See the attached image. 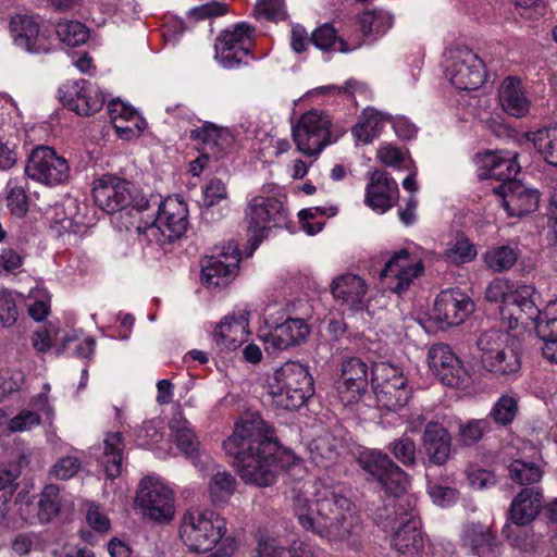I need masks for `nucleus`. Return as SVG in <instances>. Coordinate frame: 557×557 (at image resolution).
I'll return each mask as SVG.
<instances>
[{
    "label": "nucleus",
    "instance_id": "obj_1",
    "mask_svg": "<svg viewBox=\"0 0 557 557\" xmlns=\"http://www.w3.org/2000/svg\"><path fill=\"white\" fill-rule=\"evenodd\" d=\"M223 448L234 457L240 479L259 487L273 485L278 474L296 461L295 455L278 445L273 429L258 414L242 419Z\"/></svg>",
    "mask_w": 557,
    "mask_h": 557
},
{
    "label": "nucleus",
    "instance_id": "obj_2",
    "mask_svg": "<svg viewBox=\"0 0 557 557\" xmlns=\"http://www.w3.org/2000/svg\"><path fill=\"white\" fill-rule=\"evenodd\" d=\"M299 524L329 542L356 549L360 523L341 484L317 480L294 497Z\"/></svg>",
    "mask_w": 557,
    "mask_h": 557
},
{
    "label": "nucleus",
    "instance_id": "obj_3",
    "mask_svg": "<svg viewBox=\"0 0 557 557\" xmlns=\"http://www.w3.org/2000/svg\"><path fill=\"white\" fill-rule=\"evenodd\" d=\"M480 362L492 377L510 382L521 374V354L518 334L510 330L491 327L483 331L478 339Z\"/></svg>",
    "mask_w": 557,
    "mask_h": 557
},
{
    "label": "nucleus",
    "instance_id": "obj_4",
    "mask_svg": "<svg viewBox=\"0 0 557 557\" xmlns=\"http://www.w3.org/2000/svg\"><path fill=\"white\" fill-rule=\"evenodd\" d=\"M314 393L313 379L307 366L287 361L276 369L269 381L272 403L285 410L299 409Z\"/></svg>",
    "mask_w": 557,
    "mask_h": 557
},
{
    "label": "nucleus",
    "instance_id": "obj_5",
    "mask_svg": "<svg viewBox=\"0 0 557 557\" xmlns=\"http://www.w3.org/2000/svg\"><path fill=\"white\" fill-rule=\"evenodd\" d=\"M226 522L219 513L205 509L188 510L180 524V536L185 546L196 553L211 550L224 536Z\"/></svg>",
    "mask_w": 557,
    "mask_h": 557
},
{
    "label": "nucleus",
    "instance_id": "obj_6",
    "mask_svg": "<svg viewBox=\"0 0 557 557\" xmlns=\"http://www.w3.org/2000/svg\"><path fill=\"white\" fill-rule=\"evenodd\" d=\"M153 206L158 207L157 216L145 225L138 224L137 233L159 245L180 238L188 226L187 205L178 197H168L163 201H154Z\"/></svg>",
    "mask_w": 557,
    "mask_h": 557
},
{
    "label": "nucleus",
    "instance_id": "obj_7",
    "mask_svg": "<svg viewBox=\"0 0 557 557\" xmlns=\"http://www.w3.org/2000/svg\"><path fill=\"white\" fill-rule=\"evenodd\" d=\"M92 197L95 203L108 213L126 209L143 212L151 207L150 200L131 182L112 175H104L94 182Z\"/></svg>",
    "mask_w": 557,
    "mask_h": 557
},
{
    "label": "nucleus",
    "instance_id": "obj_8",
    "mask_svg": "<svg viewBox=\"0 0 557 557\" xmlns=\"http://www.w3.org/2000/svg\"><path fill=\"white\" fill-rule=\"evenodd\" d=\"M386 527L395 530L393 546L403 557H417L423 548L424 540L416 504L400 499L393 505V512L385 516Z\"/></svg>",
    "mask_w": 557,
    "mask_h": 557
},
{
    "label": "nucleus",
    "instance_id": "obj_9",
    "mask_svg": "<svg viewBox=\"0 0 557 557\" xmlns=\"http://www.w3.org/2000/svg\"><path fill=\"white\" fill-rule=\"evenodd\" d=\"M371 375L372 387L380 406L396 411L408 404L411 388L400 368L386 361H379L373 363Z\"/></svg>",
    "mask_w": 557,
    "mask_h": 557
},
{
    "label": "nucleus",
    "instance_id": "obj_10",
    "mask_svg": "<svg viewBox=\"0 0 557 557\" xmlns=\"http://www.w3.org/2000/svg\"><path fill=\"white\" fill-rule=\"evenodd\" d=\"M245 224L248 240L257 248L268 236L270 230L282 227L287 222V212L283 203L271 197L256 196L245 209Z\"/></svg>",
    "mask_w": 557,
    "mask_h": 557
},
{
    "label": "nucleus",
    "instance_id": "obj_11",
    "mask_svg": "<svg viewBox=\"0 0 557 557\" xmlns=\"http://www.w3.org/2000/svg\"><path fill=\"white\" fill-rule=\"evenodd\" d=\"M445 76L460 90H475L485 81L483 61L469 48L456 47L444 55Z\"/></svg>",
    "mask_w": 557,
    "mask_h": 557
},
{
    "label": "nucleus",
    "instance_id": "obj_12",
    "mask_svg": "<svg viewBox=\"0 0 557 557\" xmlns=\"http://www.w3.org/2000/svg\"><path fill=\"white\" fill-rule=\"evenodd\" d=\"M331 120L319 110H310L302 114L293 126V139L297 150L305 156H318L330 144Z\"/></svg>",
    "mask_w": 557,
    "mask_h": 557
},
{
    "label": "nucleus",
    "instance_id": "obj_13",
    "mask_svg": "<svg viewBox=\"0 0 557 557\" xmlns=\"http://www.w3.org/2000/svg\"><path fill=\"white\" fill-rule=\"evenodd\" d=\"M25 173L30 180L52 187L69 180L70 165L66 159L59 156L53 148L38 146L27 158Z\"/></svg>",
    "mask_w": 557,
    "mask_h": 557
},
{
    "label": "nucleus",
    "instance_id": "obj_14",
    "mask_svg": "<svg viewBox=\"0 0 557 557\" xmlns=\"http://www.w3.org/2000/svg\"><path fill=\"white\" fill-rule=\"evenodd\" d=\"M255 28L242 22L232 29L221 33L215 42V59L227 70L236 69L243 63L250 53L252 36Z\"/></svg>",
    "mask_w": 557,
    "mask_h": 557
},
{
    "label": "nucleus",
    "instance_id": "obj_15",
    "mask_svg": "<svg viewBox=\"0 0 557 557\" xmlns=\"http://www.w3.org/2000/svg\"><path fill=\"white\" fill-rule=\"evenodd\" d=\"M136 505L156 521H169L174 515L173 493L159 478L147 476L140 481Z\"/></svg>",
    "mask_w": 557,
    "mask_h": 557
},
{
    "label": "nucleus",
    "instance_id": "obj_16",
    "mask_svg": "<svg viewBox=\"0 0 557 557\" xmlns=\"http://www.w3.org/2000/svg\"><path fill=\"white\" fill-rule=\"evenodd\" d=\"M534 287L530 285H521L511 290L506 306L500 307L502 327L516 331L519 322L532 321L535 323L536 330L539 323L544 322V310L537 309L533 300Z\"/></svg>",
    "mask_w": 557,
    "mask_h": 557
},
{
    "label": "nucleus",
    "instance_id": "obj_17",
    "mask_svg": "<svg viewBox=\"0 0 557 557\" xmlns=\"http://www.w3.org/2000/svg\"><path fill=\"white\" fill-rule=\"evenodd\" d=\"M58 94L62 104L78 115H91L98 112L106 102L101 89L85 79L64 83Z\"/></svg>",
    "mask_w": 557,
    "mask_h": 557
},
{
    "label": "nucleus",
    "instance_id": "obj_18",
    "mask_svg": "<svg viewBox=\"0 0 557 557\" xmlns=\"http://www.w3.org/2000/svg\"><path fill=\"white\" fill-rule=\"evenodd\" d=\"M240 262V252L233 243H228L201 262L202 282L208 287L226 286L236 275Z\"/></svg>",
    "mask_w": 557,
    "mask_h": 557
},
{
    "label": "nucleus",
    "instance_id": "obj_19",
    "mask_svg": "<svg viewBox=\"0 0 557 557\" xmlns=\"http://www.w3.org/2000/svg\"><path fill=\"white\" fill-rule=\"evenodd\" d=\"M428 363L444 385L450 387L467 385L468 372L449 345L438 343L431 346L428 352Z\"/></svg>",
    "mask_w": 557,
    "mask_h": 557
},
{
    "label": "nucleus",
    "instance_id": "obj_20",
    "mask_svg": "<svg viewBox=\"0 0 557 557\" xmlns=\"http://www.w3.org/2000/svg\"><path fill=\"white\" fill-rule=\"evenodd\" d=\"M422 272V261L411 256L408 250L400 249L385 263L381 276L392 292L400 294L407 290Z\"/></svg>",
    "mask_w": 557,
    "mask_h": 557
},
{
    "label": "nucleus",
    "instance_id": "obj_21",
    "mask_svg": "<svg viewBox=\"0 0 557 557\" xmlns=\"http://www.w3.org/2000/svg\"><path fill=\"white\" fill-rule=\"evenodd\" d=\"M473 311V301L459 289L443 290L435 299V319L448 326H457L463 323Z\"/></svg>",
    "mask_w": 557,
    "mask_h": 557
},
{
    "label": "nucleus",
    "instance_id": "obj_22",
    "mask_svg": "<svg viewBox=\"0 0 557 557\" xmlns=\"http://www.w3.org/2000/svg\"><path fill=\"white\" fill-rule=\"evenodd\" d=\"M494 190L502 197V206L510 216L527 215L539 207V191L528 188L519 181L500 184Z\"/></svg>",
    "mask_w": 557,
    "mask_h": 557
},
{
    "label": "nucleus",
    "instance_id": "obj_23",
    "mask_svg": "<svg viewBox=\"0 0 557 557\" xmlns=\"http://www.w3.org/2000/svg\"><path fill=\"white\" fill-rule=\"evenodd\" d=\"M250 311L247 307L237 308L227 314L212 333L218 346L227 350H235L245 341L248 334Z\"/></svg>",
    "mask_w": 557,
    "mask_h": 557
},
{
    "label": "nucleus",
    "instance_id": "obj_24",
    "mask_svg": "<svg viewBox=\"0 0 557 557\" xmlns=\"http://www.w3.org/2000/svg\"><path fill=\"white\" fill-rule=\"evenodd\" d=\"M331 293L339 306L358 312L366 308L368 285L356 274L346 273L336 277L331 285Z\"/></svg>",
    "mask_w": 557,
    "mask_h": 557
},
{
    "label": "nucleus",
    "instance_id": "obj_25",
    "mask_svg": "<svg viewBox=\"0 0 557 557\" xmlns=\"http://www.w3.org/2000/svg\"><path fill=\"white\" fill-rule=\"evenodd\" d=\"M309 326L302 319H287L262 335L265 350L271 354L299 345L309 335Z\"/></svg>",
    "mask_w": 557,
    "mask_h": 557
},
{
    "label": "nucleus",
    "instance_id": "obj_26",
    "mask_svg": "<svg viewBox=\"0 0 557 557\" xmlns=\"http://www.w3.org/2000/svg\"><path fill=\"white\" fill-rule=\"evenodd\" d=\"M543 491L539 486L522 488L511 500L507 521L517 527H528L543 509Z\"/></svg>",
    "mask_w": 557,
    "mask_h": 557
},
{
    "label": "nucleus",
    "instance_id": "obj_27",
    "mask_svg": "<svg viewBox=\"0 0 557 557\" xmlns=\"http://www.w3.org/2000/svg\"><path fill=\"white\" fill-rule=\"evenodd\" d=\"M461 545L479 557H495L502 548L496 532L480 522H471L463 527Z\"/></svg>",
    "mask_w": 557,
    "mask_h": 557
},
{
    "label": "nucleus",
    "instance_id": "obj_28",
    "mask_svg": "<svg viewBox=\"0 0 557 557\" xmlns=\"http://www.w3.org/2000/svg\"><path fill=\"white\" fill-rule=\"evenodd\" d=\"M398 185L386 172L374 171L366 190V203L377 213L389 210L398 199Z\"/></svg>",
    "mask_w": 557,
    "mask_h": 557
},
{
    "label": "nucleus",
    "instance_id": "obj_29",
    "mask_svg": "<svg viewBox=\"0 0 557 557\" xmlns=\"http://www.w3.org/2000/svg\"><path fill=\"white\" fill-rule=\"evenodd\" d=\"M428 461L434 466H444L451 453V436L438 422L429 421L421 438Z\"/></svg>",
    "mask_w": 557,
    "mask_h": 557
},
{
    "label": "nucleus",
    "instance_id": "obj_30",
    "mask_svg": "<svg viewBox=\"0 0 557 557\" xmlns=\"http://www.w3.org/2000/svg\"><path fill=\"white\" fill-rule=\"evenodd\" d=\"M368 387V367L357 357L343 359L341 364V377L337 381V391L350 393L349 400L360 396Z\"/></svg>",
    "mask_w": 557,
    "mask_h": 557
},
{
    "label": "nucleus",
    "instance_id": "obj_31",
    "mask_svg": "<svg viewBox=\"0 0 557 557\" xmlns=\"http://www.w3.org/2000/svg\"><path fill=\"white\" fill-rule=\"evenodd\" d=\"M517 153L510 151L487 152L483 158L484 172L480 173L483 178H494L507 184L517 182L516 176L520 171L517 163Z\"/></svg>",
    "mask_w": 557,
    "mask_h": 557
},
{
    "label": "nucleus",
    "instance_id": "obj_32",
    "mask_svg": "<svg viewBox=\"0 0 557 557\" xmlns=\"http://www.w3.org/2000/svg\"><path fill=\"white\" fill-rule=\"evenodd\" d=\"M499 102L503 110L515 117H523L530 110V100L525 96L522 82L516 77H507L502 83Z\"/></svg>",
    "mask_w": 557,
    "mask_h": 557
},
{
    "label": "nucleus",
    "instance_id": "obj_33",
    "mask_svg": "<svg viewBox=\"0 0 557 557\" xmlns=\"http://www.w3.org/2000/svg\"><path fill=\"white\" fill-rule=\"evenodd\" d=\"M193 138L203 144V150L214 158L222 157L233 145L234 137L228 128L207 123L193 131Z\"/></svg>",
    "mask_w": 557,
    "mask_h": 557
},
{
    "label": "nucleus",
    "instance_id": "obj_34",
    "mask_svg": "<svg viewBox=\"0 0 557 557\" xmlns=\"http://www.w3.org/2000/svg\"><path fill=\"white\" fill-rule=\"evenodd\" d=\"M543 317L544 322H540L536 330L543 341L542 355L549 362L557 364V298L546 305Z\"/></svg>",
    "mask_w": 557,
    "mask_h": 557
},
{
    "label": "nucleus",
    "instance_id": "obj_35",
    "mask_svg": "<svg viewBox=\"0 0 557 557\" xmlns=\"http://www.w3.org/2000/svg\"><path fill=\"white\" fill-rule=\"evenodd\" d=\"M389 121V115L373 108L364 109L351 128V134L358 143L368 145L376 138Z\"/></svg>",
    "mask_w": 557,
    "mask_h": 557
},
{
    "label": "nucleus",
    "instance_id": "obj_36",
    "mask_svg": "<svg viewBox=\"0 0 557 557\" xmlns=\"http://www.w3.org/2000/svg\"><path fill=\"white\" fill-rule=\"evenodd\" d=\"M34 410H22L18 414L8 421V430L10 432H25L41 423L40 413L52 418L53 408L49 405L47 395L39 394L32 400Z\"/></svg>",
    "mask_w": 557,
    "mask_h": 557
},
{
    "label": "nucleus",
    "instance_id": "obj_37",
    "mask_svg": "<svg viewBox=\"0 0 557 557\" xmlns=\"http://www.w3.org/2000/svg\"><path fill=\"white\" fill-rule=\"evenodd\" d=\"M10 32L18 47L29 52H38L36 42L39 35V25L33 16L26 14L14 15L10 21Z\"/></svg>",
    "mask_w": 557,
    "mask_h": 557
},
{
    "label": "nucleus",
    "instance_id": "obj_38",
    "mask_svg": "<svg viewBox=\"0 0 557 557\" xmlns=\"http://www.w3.org/2000/svg\"><path fill=\"white\" fill-rule=\"evenodd\" d=\"M376 483L380 484L386 494L394 496V498L389 499L385 505L384 510L386 513L389 512V509H393V505L400 499H408L411 504H414L411 497H403L408 490L409 479L407 473L396 463H393L386 474L382 476V480H379Z\"/></svg>",
    "mask_w": 557,
    "mask_h": 557
},
{
    "label": "nucleus",
    "instance_id": "obj_39",
    "mask_svg": "<svg viewBox=\"0 0 557 557\" xmlns=\"http://www.w3.org/2000/svg\"><path fill=\"white\" fill-rule=\"evenodd\" d=\"M125 444L120 432L108 433L103 441L102 463L109 479L121 474Z\"/></svg>",
    "mask_w": 557,
    "mask_h": 557
},
{
    "label": "nucleus",
    "instance_id": "obj_40",
    "mask_svg": "<svg viewBox=\"0 0 557 557\" xmlns=\"http://www.w3.org/2000/svg\"><path fill=\"white\" fill-rule=\"evenodd\" d=\"M259 557H317L314 546L305 542H294L288 548L275 540H262L259 543Z\"/></svg>",
    "mask_w": 557,
    "mask_h": 557
},
{
    "label": "nucleus",
    "instance_id": "obj_41",
    "mask_svg": "<svg viewBox=\"0 0 557 557\" xmlns=\"http://www.w3.org/2000/svg\"><path fill=\"white\" fill-rule=\"evenodd\" d=\"M359 467L368 474L367 480L377 482L394 463L384 453L376 449H363L357 457Z\"/></svg>",
    "mask_w": 557,
    "mask_h": 557
},
{
    "label": "nucleus",
    "instance_id": "obj_42",
    "mask_svg": "<svg viewBox=\"0 0 557 557\" xmlns=\"http://www.w3.org/2000/svg\"><path fill=\"white\" fill-rule=\"evenodd\" d=\"M170 430L173 433L176 446L188 458H196L199 442L197 441L188 421L181 412H176L170 421Z\"/></svg>",
    "mask_w": 557,
    "mask_h": 557
},
{
    "label": "nucleus",
    "instance_id": "obj_43",
    "mask_svg": "<svg viewBox=\"0 0 557 557\" xmlns=\"http://www.w3.org/2000/svg\"><path fill=\"white\" fill-rule=\"evenodd\" d=\"M359 24L363 36L379 38L392 28L394 17L383 9H373L359 15Z\"/></svg>",
    "mask_w": 557,
    "mask_h": 557
},
{
    "label": "nucleus",
    "instance_id": "obj_44",
    "mask_svg": "<svg viewBox=\"0 0 557 557\" xmlns=\"http://www.w3.org/2000/svg\"><path fill=\"white\" fill-rule=\"evenodd\" d=\"M535 150L549 165L557 168V127H545L527 134Z\"/></svg>",
    "mask_w": 557,
    "mask_h": 557
},
{
    "label": "nucleus",
    "instance_id": "obj_45",
    "mask_svg": "<svg viewBox=\"0 0 557 557\" xmlns=\"http://www.w3.org/2000/svg\"><path fill=\"white\" fill-rule=\"evenodd\" d=\"M338 442L330 434L324 433L312 440L308 446L311 460L320 467H329L338 456Z\"/></svg>",
    "mask_w": 557,
    "mask_h": 557
},
{
    "label": "nucleus",
    "instance_id": "obj_46",
    "mask_svg": "<svg viewBox=\"0 0 557 557\" xmlns=\"http://www.w3.org/2000/svg\"><path fill=\"white\" fill-rule=\"evenodd\" d=\"M502 534L510 546L525 553L534 550L542 539L532 528L517 527L509 521L503 527Z\"/></svg>",
    "mask_w": 557,
    "mask_h": 557
},
{
    "label": "nucleus",
    "instance_id": "obj_47",
    "mask_svg": "<svg viewBox=\"0 0 557 557\" xmlns=\"http://www.w3.org/2000/svg\"><path fill=\"white\" fill-rule=\"evenodd\" d=\"M75 209L74 203H70L67 208L64 205H55L47 212V219L50 222V227L58 235L63 234H77L82 230V223L72 216Z\"/></svg>",
    "mask_w": 557,
    "mask_h": 557
},
{
    "label": "nucleus",
    "instance_id": "obj_48",
    "mask_svg": "<svg viewBox=\"0 0 557 557\" xmlns=\"http://www.w3.org/2000/svg\"><path fill=\"white\" fill-rule=\"evenodd\" d=\"M519 252L509 245L492 247L483 255L486 268L495 273L511 269L518 260Z\"/></svg>",
    "mask_w": 557,
    "mask_h": 557
},
{
    "label": "nucleus",
    "instance_id": "obj_49",
    "mask_svg": "<svg viewBox=\"0 0 557 557\" xmlns=\"http://www.w3.org/2000/svg\"><path fill=\"white\" fill-rule=\"evenodd\" d=\"M236 479L227 471H218L208 483L210 498L214 505L226 503L236 490Z\"/></svg>",
    "mask_w": 557,
    "mask_h": 557
},
{
    "label": "nucleus",
    "instance_id": "obj_50",
    "mask_svg": "<svg viewBox=\"0 0 557 557\" xmlns=\"http://www.w3.org/2000/svg\"><path fill=\"white\" fill-rule=\"evenodd\" d=\"M311 40L313 45L321 50L334 48L339 52H350L357 49L361 44L348 47L347 42L337 36V32L330 23H325L318 27L313 33Z\"/></svg>",
    "mask_w": 557,
    "mask_h": 557
},
{
    "label": "nucleus",
    "instance_id": "obj_51",
    "mask_svg": "<svg viewBox=\"0 0 557 557\" xmlns=\"http://www.w3.org/2000/svg\"><path fill=\"white\" fill-rule=\"evenodd\" d=\"M509 475L519 485H532L539 483L543 476L542 469L534 462L513 460L509 466Z\"/></svg>",
    "mask_w": 557,
    "mask_h": 557
},
{
    "label": "nucleus",
    "instance_id": "obj_52",
    "mask_svg": "<svg viewBox=\"0 0 557 557\" xmlns=\"http://www.w3.org/2000/svg\"><path fill=\"white\" fill-rule=\"evenodd\" d=\"M55 32L60 40L70 47H77L88 38V29L77 21L59 22Z\"/></svg>",
    "mask_w": 557,
    "mask_h": 557
},
{
    "label": "nucleus",
    "instance_id": "obj_53",
    "mask_svg": "<svg viewBox=\"0 0 557 557\" xmlns=\"http://www.w3.org/2000/svg\"><path fill=\"white\" fill-rule=\"evenodd\" d=\"M59 487L47 485L40 494L38 502V519L40 522H49L59 512L58 503Z\"/></svg>",
    "mask_w": 557,
    "mask_h": 557
},
{
    "label": "nucleus",
    "instance_id": "obj_54",
    "mask_svg": "<svg viewBox=\"0 0 557 557\" xmlns=\"http://www.w3.org/2000/svg\"><path fill=\"white\" fill-rule=\"evenodd\" d=\"M518 411V401L513 396L503 395L493 406L490 417L500 425L510 424Z\"/></svg>",
    "mask_w": 557,
    "mask_h": 557
},
{
    "label": "nucleus",
    "instance_id": "obj_55",
    "mask_svg": "<svg viewBox=\"0 0 557 557\" xmlns=\"http://www.w3.org/2000/svg\"><path fill=\"white\" fill-rule=\"evenodd\" d=\"M163 422L160 419L146 421L136 432V441L139 446L153 448L163 438Z\"/></svg>",
    "mask_w": 557,
    "mask_h": 557
},
{
    "label": "nucleus",
    "instance_id": "obj_56",
    "mask_svg": "<svg viewBox=\"0 0 557 557\" xmlns=\"http://www.w3.org/2000/svg\"><path fill=\"white\" fill-rule=\"evenodd\" d=\"M491 425L487 419L470 420L459 425V441L467 446L479 442L483 434L490 431Z\"/></svg>",
    "mask_w": 557,
    "mask_h": 557
},
{
    "label": "nucleus",
    "instance_id": "obj_57",
    "mask_svg": "<svg viewBox=\"0 0 557 557\" xmlns=\"http://www.w3.org/2000/svg\"><path fill=\"white\" fill-rule=\"evenodd\" d=\"M255 12L258 17L281 22L288 16L285 0H258Z\"/></svg>",
    "mask_w": 557,
    "mask_h": 557
},
{
    "label": "nucleus",
    "instance_id": "obj_58",
    "mask_svg": "<svg viewBox=\"0 0 557 557\" xmlns=\"http://www.w3.org/2000/svg\"><path fill=\"white\" fill-rule=\"evenodd\" d=\"M446 256L455 263H467L476 257V249L463 235L457 236L455 243L447 249Z\"/></svg>",
    "mask_w": 557,
    "mask_h": 557
},
{
    "label": "nucleus",
    "instance_id": "obj_59",
    "mask_svg": "<svg viewBox=\"0 0 557 557\" xmlns=\"http://www.w3.org/2000/svg\"><path fill=\"white\" fill-rule=\"evenodd\" d=\"M111 123L116 135L124 140L138 138L147 126L143 116H135L133 120L116 119V121Z\"/></svg>",
    "mask_w": 557,
    "mask_h": 557
},
{
    "label": "nucleus",
    "instance_id": "obj_60",
    "mask_svg": "<svg viewBox=\"0 0 557 557\" xmlns=\"http://www.w3.org/2000/svg\"><path fill=\"white\" fill-rule=\"evenodd\" d=\"M82 462L75 456H65L55 461L49 470V476L55 480H69L79 471Z\"/></svg>",
    "mask_w": 557,
    "mask_h": 557
},
{
    "label": "nucleus",
    "instance_id": "obj_61",
    "mask_svg": "<svg viewBox=\"0 0 557 557\" xmlns=\"http://www.w3.org/2000/svg\"><path fill=\"white\" fill-rule=\"evenodd\" d=\"M17 307L13 292L8 288H0V322L8 327L17 320Z\"/></svg>",
    "mask_w": 557,
    "mask_h": 557
},
{
    "label": "nucleus",
    "instance_id": "obj_62",
    "mask_svg": "<svg viewBox=\"0 0 557 557\" xmlns=\"http://www.w3.org/2000/svg\"><path fill=\"white\" fill-rule=\"evenodd\" d=\"M391 450L396 459L405 466L416 463V443L408 436H401L391 444Z\"/></svg>",
    "mask_w": 557,
    "mask_h": 557
},
{
    "label": "nucleus",
    "instance_id": "obj_63",
    "mask_svg": "<svg viewBox=\"0 0 557 557\" xmlns=\"http://www.w3.org/2000/svg\"><path fill=\"white\" fill-rule=\"evenodd\" d=\"M376 157L385 165L398 169L406 168L407 162H410L405 153L392 144L382 145L377 149Z\"/></svg>",
    "mask_w": 557,
    "mask_h": 557
},
{
    "label": "nucleus",
    "instance_id": "obj_64",
    "mask_svg": "<svg viewBox=\"0 0 557 557\" xmlns=\"http://www.w3.org/2000/svg\"><path fill=\"white\" fill-rule=\"evenodd\" d=\"M511 290L512 285L510 284L509 280L504 277H496L486 287L485 298L488 301L502 302L503 306H506Z\"/></svg>",
    "mask_w": 557,
    "mask_h": 557
}]
</instances>
